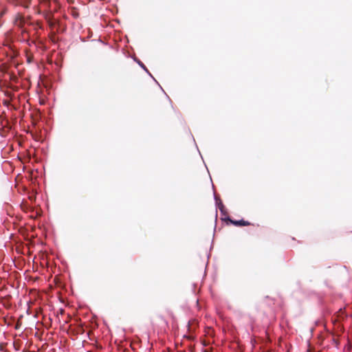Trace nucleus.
<instances>
[{
  "label": "nucleus",
  "mask_w": 352,
  "mask_h": 352,
  "mask_svg": "<svg viewBox=\"0 0 352 352\" xmlns=\"http://www.w3.org/2000/svg\"><path fill=\"white\" fill-rule=\"evenodd\" d=\"M234 224L239 225V226H245V225H247V223H245V222L244 221H236V222H234Z\"/></svg>",
  "instance_id": "nucleus-1"
}]
</instances>
